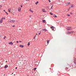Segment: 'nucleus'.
<instances>
[{
  "label": "nucleus",
  "instance_id": "nucleus-15",
  "mask_svg": "<svg viewBox=\"0 0 76 76\" xmlns=\"http://www.w3.org/2000/svg\"><path fill=\"white\" fill-rule=\"evenodd\" d=\"M49 41H50V40H47V42L48 43V44H49Z\"/></svg>",
  "mask_w": 76,
  "mask_h": 76
},
{
  "label": "nucleus",
  "instance_id": "nucleus-22",
  "mask_svg": "<svg viewBox=\"0 0 76 76\" xmlns=\"http://www.w3.org/2000/svg\"><path fill=\"white\" fill-rule=\"evenodd\" d=\"M15 22V21L14 20H12V22L14 23Z\"/></svg>",
  "mask_w": 76,
  "mask_h": 76
},
{
  "label": "nucleus",
  "instance_id": "nucleus-51",
  "mask_svg": "<svg viewBox=\"0 0 76 76\" xmlns=\"http://www.w3.org/2000/svg\"><path fill=\"white\" fill-rule=\"evenodd\" d=\"M31 16V15L30 16V17Z\"/></svg>",
  "mask_w": 76,
  "mask_h": 76
},
{
  "label": "nucleus",
  "instance_id": "nucleus-37",
  "mask_svg": "<svg viewBox=\"0 0 76 76\" xmlns=\"http://www.w3.org/2000/svg\"><path fill=\"white\" fill-rule=\"evenodd\" d=\"M20 6L21 7H23V6H22V5H21Z\"/></svg>",
  "mask_w": 76,
  "mask_h": 76
},
{
  "label": "nucleus",
  "instance_id": "nucleus-29",
  "mask_svg": "<svg viewBox=\"0 0 76 76\" xmlns=\"http://www.w3.org/2000/svg\"><path fill=\"white\" fill-rule=\"evenodd\" d=\"M48 1H49V3L51 2V1H50V0H48Z\"/></svg>",
  "mask_w": 76,
  "mask_h": 76
},
{
  "label": "nucleus",
  "instance_id": "nucleus-48",
  "mask_svg": "<svg viewBox=\"0 0 76 76\" xmlns=\"http://www.w3.org/2000/svg\"><path fill=\"white\" fill-rule=\"evenodd\" d=\"M36 35H37V34H36Z\"/></svg>",
  "mask_w": 76,
  "mask_h": 76
},
{
  "label": "nucleus",
  "instance_id": "nucleus-50",
  "mask_svg": "<svg viewBox=\"0 0 76 76\" xmlns=\"http://www.w3.org/2000/svg\"><path fill=\"white\" fill-rule=\"evenodd\" d=\"M69 22H70V20H69Z\"/></svg>",
  "mask_w": 76,
  "mask_h": 76
},
{
  "label": "nucleus",
  "instance_id": "nucleus-25",
  "mask_svg": "<svg viewBox=\"0 0 76 76\" xmlns=\"http://www.w3.org/2000/svg\"><path fill=\"white\" fill-rule=\"evenodd\" d=\"M50 14L51 15H53V14L51 13H50Z\"/></svg>",
  "mask_w": 76,
  "mask_h": 76
},
{
  "label": "nucleus",
  "instance_id": "nucleus-11",
  "mask_svg": "<svg viewBox=\"0 0 76 76\" xmlns=\"http://www.w3.org/2000/svg\"><path fill=\"white\" fill-rule=\"evenodd\" d=\"M42 11L43 12H45V9H42Z\"/></svg>",
  "mask_w": 76,
  "mask_h": 76
},
{
  "label": "nucleus",
  "instance_id": "nucleus-6",
  "mask_svg": "<svg viewBox=\"0 0 76 76\" xmlns=\"http://www.w3.org/2000/svg\"><path fill=\"white\" fill-rule=\"evenodd\" d=\"M47 31V29H46L45 28L42 30V32H46Z\"/></svg>",
  "mask_w": 76,
  "mask_h": 76
},
{
  "label": "nucleus",
  "instance_id": "nucleus-21",
  "mask_svg": "<svg viewBox=\"0 0 76 76\" xmlns=\"http://www.w3.org/2000/svg\"><path fill=\"white\" fill-rule=\"evenodd\" d=\"M67 16H70V15H69V14H67Z\"/></svg>",
  "mask_w": 76,
  "mask_h": 76
},
{
  "label": "nucleus",
  "instance_id": "nucleus-30",
  "mask_svg": "<svg viewBox=\"0 0 76 76\" xmlns=\"http://www.w3.org/2000/svg\"><path fill=\"white\" fill-rule=\"evenodd\" d=\"M2 19H4H4H5L6 18H4V17L3 18H2Z\"/></svg>",
  "mask_w": 76,
  "mask_h": 76
},
{
  "label": "nucleus",
  "instance_id": "nucleus-10",
  "mask_svg": "<svg viewBox=\"0 0 76 76\" xmlns=\"http://www.w3.org/2000/svg\"><path fill=\"white\" fill-rule=\"evenodd\" d=\"M8 67V66L5 65L4 68H7Z\"/></svg>",
  "mask_w": 76,
  "mask_h": 76
},
{
  "label": "nucleus",
  "instance_id": "nucleus-16",
  "mask_svg": "<svg viewBox=\"0 0 76 76\" xmlns=\"http://www.w3.org/2000/svg\"><path fill=\"white\" fill-rule=\"evenodd\" d=\"M66 34H70V32H67Z\"/></svg>",
  "mask_w": 76,
  "mask_h": 76
},
{
  "label": "nucleus",
  "instance_id": "nucleus-26",
  "mask_svg": "<svg viewBox=\"0 0 76 76\" xmlns=\"http://www.w3.org/2000/svg\"><path fill=\"white\" fill-rule=\"evenodd\" d=\"M36 69H37V68H35L34 69V70H36Z\"/></svg>",
  "mask_w": 76,
  "mask_h": 76
},
{
  "label": "nucleus",
  "instance_id": "nucleus-7",
  "mask_svg": "<svg viewBox=\"0 0 76 76\" xmlns=\"http://www.w3.org/2000/svg\"><path fill=\"white\" fill-rule=\"evenodd\" d=\"M19 47H21V48H23V47H24V46L23 45H20Z\"/></svg>",
  "mask_w": 76,
  "mask_h": 76
},
{
  "label": "nucleus",
  "instance_id": "nucleus-2",
  "mask_svg": "<svg viewBox=\"0 0 76 76\" xmlns=\"http://www.w3.org/2000/svg\"><path fill=\"white\" fill-rule=\"evenodd\" d=\"M70 4V2H67L66 3V6H68V5H69Z\"/></svg>",
  "mask_w": 76,
  "mask_h": 76
},
{
  "label": "nucleus",
  "instance_id": "nucleus-43",
  "mask_svg": "<svg viewBox=\"0 0 76 76\" xmlns=\"http://www.w3.org/2000/svg\"><path fill=\"white\" fill-rule=\"evenodd\" d=\"M54 28H53L52 30H54Z\"/></svg>",
  "mask_w": 76,
  "mask_h": 76
},
{
  "label": "nucleus",
  "instance_id": "nucleus-13",
  "mask_svg": "<svg viewBox=\"0 0 76 76\" xmlns=\"http://www.w3.org/2000/svg\"><path fill=\"white\" fill-rule=\"evenodd\" d=\"M8 22H12V20H8Z\"/></svg>",
  "mask_w": 76,
  "mask_h": 76
},
{
  "label": "nucleus",
  "instance_id": "nucleus-46",
  "mask_svg": "<svg viewBox=\"0 0 76 76\" xmlns=\"http://www.w3.org/2000/svg\"><path fill=\"white\" fill-rule=\"evenodd\" d=\"M13 15H14L15 14V13H13Z\"/></svg>",
  "mask_w": 76,
  "mask_h": 76
},
{
  "label": "nucleus",
  "instance_id": "nucleus-4",
  "mask_svg": "<svg viewBox=\"0 0 76 76\" xmlns=\"http://www.w3.org/2000/svg\"><path fill=\"white\" fill-rule=\"evenodd\" d=\"M18 11L19 12H21V8L20 7H19L18 8Z\"/></svg>",
  "mask_w": 76,
  "mask_h": 76
},
{
  "label": "nucleus",
  "instance_id": "nucleus-44",
  "mask_svg": "<svg viewBox=\"0 0 76 76\" xmlns=\"http://www.w3.org/2000/svg\"><path fill=\"white\" fill-rule=\"evenodd\" d=\"M70 10V8H69V9H68V10Z\"/></svg>",
  "mask_w": 76,
  "mask_h": 76
},
{
  "label": "nucleus",
  "instance_id": "nucleus-19",
  "mask_svg": "<svg viewBox=\"0 0 76 76\" xmlns=\"http://www.w3.org/2000/svg\"><path fill=\"white\" fill-rule=\"evenodd\" d=\"M42 22L43 23H45V20H42Z\"/></svg>",
  "mask_w": 76,
  "mask_h": 76
},
{
  "label": "nucleus",
  "instance_id": "nucleus-28",
  "mask_svg": "<svg viewBox=\"0 0 76 76\" xmlns=\"http://www.w3.org/2000/svg\"><path fill=\"white\" fill-rule=\"evenodd\" d=\"M6 38V37L5 36L4 37V39H5Z\"/></svg>",
  "mask_w": 76,
  "mask_h": 76
},
{
  "label": "nucleus",
  "instance_id": "nucleus-17",
  "mask_svg": "<svg viewBox=\"0 0 76 76\" xmlns=\"http://www.w3.org/2000/svg\"><path fill=\"white\" fill-rule=\"evenodd\" d=\"M39 3V2H38V1H37V2L35 3V4H37L38 3Z\"/></svg>",
  "mask_w": 76,
  "mask_h": 76
},
{
  "label": "nucleus",
  "instance_id": "nucleus-33",
  "mask_svg": "<svg viewBox=\"0 0 76 76\" xmlns=\"http://www.w3.org/2000/svg\"><path fill=\"white\" fill-rule=\"evenodd\" d=\"M2 7V6L1 5H0V7Z\"/></svg>",
  "mask_w": 76,
  "mask_h": 76
},
{
  "label": "nucleus",
  "instance_id": "nucleus-31",
  "mask_svg": "<svg viewBox=\"0 0 76 76\" xmlns=\"http://www.w3.org/2000/svg\"><path fill=\"white\" fill-rule=\"evenodd\" d=\"M52 28H54V27L53 26H52Z\"/></svg>",
  "mask_w": 76,
  "mask_h": 76
},
{
  "label": "nucleus",
  "instance_id": "nucleus-34",
  "mask_svg": "<svg viewBox=\"0 0 76 76\" xmlns=\"http://www.w3.org/2000/svg\"><path fill=\"white\" fill-rule=\"evenodd\" d=\"M17 43H18L19 42L18 41H17L16 42Z\"/></svg>",
  "mask_w": 76,
  "mask_h": 76
},
{
  "label": "nucleus",
  "instance_id": "nucleus-41",
  "mask_svg": "<svg viewBox=\"0 0 76 76\" xmlns=\"http://www.w3.org/2000/svg\"><path fill=\"white\" fill-rule=\"evenodd\" d=\"M19 42H22L20 41H19Z\"/></svg>",
  "mask_w": 76,
  "mask_h": 76
},
{
  "label": "nucleus",
  "instance_id": "nucleus-35",
  "mask_svg": "<svg viewBox=\"0 0 76 76\" xmlns=\"http://www.w3.org/2000/svg\"><path fill=\"white\" fill-rule=\"evenodd\" d=\"M70 14H71V15H72V12H70Z\"/></svg>",
  "mask_w": 76,
  "mask_h": 76
},
{
  "label": "nucleus",
  "instance_id": "nucleus-1",
  "mask_svg": "<svg viewBox=\"0 0 76 76\" xmlns=\"http://www.w3.org/2000/svg\"><path fill=\"white\" fill-rule=\"evenodd\" d=\"M66 29L68 31H70V30H71V29H72L71 27H67Z\"/></svg>",
  "mask_w": 76,
  "mask_h": 76
},
{
  "label": "nucleus",
  "instance_id": "nucleus-14",
  "mask_svg": "<svg viewBox=\"0 0 76 76\" xmlns=\"http://www.w3.org/2000/svg\"><path fill=\"white\" fill-rule=\"evenodd\" d=\"M53 5H52V6L51 7L50 9V10H51V11H52V8H53Z\"/></svg>",
  "mask_w": 76,
  "mask_h": 76
},
{
  "label": "nucleus",
  "instance_id": "nucleus-40",
  "mask_svg": "<svg viewBox=\"0 0 76 76\" xmlns=\"http://www.w3.org/2000/svg\"><path fill=\"white\" fill-rule=\"evenodd\" d=\"M35 37L36 36H35L34 37V39H35Z\"/></svg>",
  "mask_w": 76,
  "mask_h": 76
},
{
  "label": "nucleus",
  "instance_id": "nucleus-27",
  "mask_svg": "<svg viewBox=\"0 0 76 76\" xmlns=\"http://www.w3.org/2000/svg\"><path fill=\"white\" fill-rule=\"evenodd\" d=\"M66 70H67V69H68V68H67V67H66Z\"/></svg>",
  "mask_w": 76,
  "mask_h": 76
},
{
  "label": "nucleus",
  "instance_id": "nucleus-36",
  "mask_svg": "<svg viewBox=\"0 0 76 76\" xmlns=\"http://www.w3.org/2000/svg\"><path fill=\"white\" fill-rule=\"evenodd\" d=\"M41 34V33H39V35H40Z\"/></svg>",
  "mask_w": 76,
  "mask_h": 76
},
{
  "label": "nucleus",
  "instance_id": "nucleus-18",
  "mask_svg": "<svg viewBox=\"0 0 76 76\" xmlns=\"http://www.w3.org/2000/svg\"><path fill=\"white\" fill-rule=\"evenodd\" d=\"M53 16L54 18H57V16H56V15H53Z\"/></svg>",
  "mask_w": 76,
  "mask_h": 76
},
{
  "label": "nucleus",
  "instance_id": "nucleus-42",
  "mask_svg": "<svg viewBox=\"0 0 76 76\" xmlns=\"http://www.w3.org/2000/svg\"><path fill=\"white\" fill-rule=\"evenodd\" d=\"M50 28H51V29H52V28H53L52 27H50Z\"/></svg>",
  "mask_w": 76,
  "mask_h": 76
},
{
  "label": "nucleus",
  "instance_id": "nucleus-8",
  "mask_svg": "<svg viewBox=\"0 0 76 76\" xmlns=\"http://www.w3.org/2000/svg\"><path fill=\"white\" fill-rule=\"evenodd\" d=\"M9 44H11V45H13V42H9Z\"/></svg>",
  "mask_w": 76,
  "mask_h": 76
},
{
  "label": "nucleus",
  "instance_id": "nucleus-12",
  "mask_svg": "<svg viewBox=\"0 0 76 76\" xmlns=\"http://www.w3.org/2000/svg\"><path fill=\"white\" fill-rule=\"evenodd\" d=\"M29 11L30 12H32V13H33L34 12L32 11V10H30Z\"/></svg>",
  "mask_w": 76,
  "mask_h": 76
},
{
  "label": "nucleus",
  "instance_id": "nucleus-45",
  "mask_svg": "<svg viewBox=\"0 0 76 76\" xmlns=\"http://www.w3.org/2000/svg\"><path fill=\"white\" fill-rule=\"evenodd\" d=\"M7 61H6V63H7Z\"/></svg>",
  "mask_w": 76,
  "mask_h": 76
},
{
  "label": "nucleus",
  "instance_id": "nucleus-9",
  "mask_svg": "<svg viewBox=\"0 0 76 76\" xmlns=\"http://www.w3.org/2000/svg\"><path fill=\"white\" fill-rule=\"evenodd\" d=\"M0 22H1V23L3 22V18H1V20H0Z\"/></svg>",
  "mask_w": 76,
  "mask_h": 76
},
{
  "label": "nucleus",
  "instance_id": "nucleus-24",
  "mask_svg": "<svg viewBox=\"0 0 76 76\" xmlns=\"http://www.w3.org/2000/svg\"><path fill=\"white\" fill-rule=\"evenodd\" d=\"M26 1H29L30 0H26Z\"/></svg>",
  "mask_w": 76,
  "mask_h": 76
},
{
  "label": "nucleus",
  "instance_id": "nucleus-32",
  "mask_svg": "<svg viewBox=\"0 0 76 76\" xmlns=\"http://www.w3.org/2000/svg\"><path fill=\"white\" fill-rule=\"evenodd\" d=\"M5 13H7V15H8V14L7 13V12H5Z\"/></svg>",
  "mask_w": 76,
  "mask_h": 76
},
{
  "label": "nucleus",
  "instance_id": "nucleus-47",
  "mask_svg": "<svg viewBox=\"0 0 76 76\" xmlns=\"http://www.w3.org/2000/svg\"><path fill=\"white\" fill-rule=\"evenodd\" d=\"M4 12H5V10H4Z\"/></svg>",
  "mask_w": 76,
  "mask_h": 76
},
{
  "label": "nucleus",
  "instance_id": "nucleus-5",
  "mask_svg": "<svg viewBox=\"0 0 76 76\" xmlns=\"http://www.w3.org/2000/svg\"><path fill=\"white\" fill-rule=\"evenodd\" d=\"M72 7H73V4H71L70 6L69 7L70 9L72 8Z\"/></svg>",
  "mask_w": 76,
  "mask_h": 76
},
{
  "label": "nucleus",
  "instance_id": "nucleus-39",
  "mask_svg": "<svg viewBox=\"0 0 76 76\" xmlns=\"http://www.w3.org/2000/svg\"><path fill=\"white\" fill-rule=\"evenodd\" d=\"M13 27H15V26L14 25V26H13Z\"/></svg>",
  "mask_w": 76,
  "mask_h": 76
},
{
  "label": "nucleus",
  "instance_id": "nucleus-3",
  "mask_svg": "<svg viewBox=\"0 0 76 76\" xmlns=\"http://www.w3.org/2000/svg\"><path fill=\"white\" fill-rule=\"evenodd\" d=\"M12 11V8H10L8 9V12H10Z\"/></svg>",
  "mask_w": 76,
  "mask_h": 76
},
{
  "label": "nucleus",
  "instance_id": "nucleus-49",
  "mask_svg": "<svg viewBox=\"0 0 76 76\" xmlns=\"http://www.w3.org/2000/svg\"><path fill=\"white\" fill-rule=\"evenodd\" d=\"M12 74H13V73H12Z\"/></svg>",
  "mask_w": 76,
  "mask_h": 76
},
{
  "label": "nucleus",
  "instance_id": "nucleus-38",
  "mask_svg": "<svg viewBox=\"0 0 76 76\" xmlns=\"http://www.w3.org/2000/svg\"><path fill=\"white\" fill-rule=\"evenodd\" d=\"M15 69H18V68H17V67H15Z\"/></svg>",
  "mask_w": 76,
  "mask_h": 76
},
{
  "label": "nucleus",
  "instance_id": "nucleus-23",
  "mask_svg": "<svg viewBox=\"0 0 76 76\" xmlns=\"http://www.w3.org/2000/svg\"><path fill=\"white\" fill-rule=\"evenodd\" d=\"M73 31L70 32V34H73Z\"/></svg>",
  "mask_w": 76,
  "mask_h": 76
},
{
  "label": "nucleus",
  "instance_id": "nucleus-20",
  "mask_svg": "<svg viewBox=\"0 0 76 76\" xmlns=\"http://www.w3.org/2000/svg\"><path fill=\"white\" fill-rule=\"evenodd\" d=\"M30 45V42H28V46H29Z\"/></svg>",
  "mask_w": 76,
  "mask_h": 76
}]
</instances>
